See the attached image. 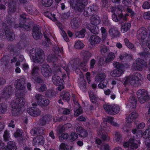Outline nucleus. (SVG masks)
Segmentation results:
<instances>
[{
  "label": "nucleus",
  "instance_id": "nucleus-43",
  "mask_svg": "<svg viewBox=\"0 0 150 150\" xmlns=\"http://www.w3.org/2000/svg\"><path fill=\"white\" fill-rule=\"evenodd\" d=\"M132 132L134 134V136H136L137 138L141 137L142 136V133L141 131L137 130L136 129H134L132 130Z\"/></svg>",
  "mask_w": 150,
  "mask_h": 150
},
{
  "label": "nucleus",
  "instance_id": "nucleus-44",
  "mask_svg": "<svg viewBox=\"0 0 150 150\" xmlns=\"http://www.w3.org/2000/svg\"><path fill=\"white\" fill-rule=\"evenodd\" d=\"M41 3L42 4L46 7H49L53 3L52 0H42Z\"/></svg>",
  "mask_w": 150,
  "mask_h": 150
},
{
  "label": "nucleus",
  "instance_id": "nucleus-22",
  "mask_svg": "<svg viewBox=\"0 0 150 150\" xmlns=\"http://www.w3.org/2000/svg\"><path fill=\"white\" fill-rule=\"evenodd\" d=\"M76 131L80 137L84 138L87 137L88 135L87 131L81 127H77Z\"/></svg>",
  "mask_w": 150,
  "mask_h": 150
},
{
  "label": "nucleus",
  "instance_id": "nucleus-25",
  "mask_svg": "<svg viewBox=\"0 0 150 150\" xmlns=\"http://www.w3.org/2000/svg\"><path fill=\"white\" fill-rule=\"evenodd\" d=\"M129 142L130 143V147L132 149H136L137 148L138 146L137 143L140 144L139 140L137 141L134 140L133 139H130Z\"/></svg>",
  "mask_w": 150,
  "mask_h": 150
},
{
  "label": "nucleus",
  "instance_id": "nucleus-56",
  "mask_svg": "<svg viewBox=\"0 0 150 150\" xmlns=\"http://www.w3.org/2000/svg\"><path fill=\"white\" fill-rule=\"evenodd\" d=\"M71 25L72 27L73 28L78 27L79 25L77 21H76L75 19H73L71 21Z\"/></svg>",
  "mask_w": 150,
  "mask_h": 150
},
{
  "label": "nucleus",
  "instance_id": "nucleus-52",
  "mask_svg": "<svg viewBox=\"0 0 150 150\" xmlns=\"http://www.w3.org/2000/svg\"><path fill=\"white\" fill-rule=\"evenodd\" d=\"M23 131L22 130L17 129L14 134V136L16 138H20L22 137Z\"/></svg>",
  "mask_w": 150,
  "mask_h": 150
},
{
  "label": "nucleus",
  "instance_id": "nucleus-12",
  "mask_svg": "<svg viewBox=\"0 0 150 150\" xmlns=\"http://www.w3.org/2000/svg\"><path fill=\"white\" fill-rule=\"evenodd\" d=\"M41 70L42 74L45 77H49L51 75V69L47 64H43L42 65Z\"/></svg>",
  "mask_w": 150,
  "mask_h": 150
},
{
  "label": "nucleus",
  "instance_id": "nucleus-36",
  "mask_svg": "<svg viewBox=\"0 0 150 150\" xmlns=\"http://www.w3.org/2000/svg\"><path fill=\"white\" fill-rule=\"evenodd\" d=\"M115 57V55L114 53L112 52H110L108 55L105 60V62L106 63H108L113 60Z\"/></svg>",
  "mask_w": 150,
  "mask_h": 150
},
{
  "label": "nucleus",
  "instance_id": "nucleus-64",
  "mask_svg": "<svg viewBox=\"0 0 150 150\" xmlns=\"http://www.w3.org/2000/svg\"><path fill=\"white\" fill-rule=\"evenodd\" d=\"M143 17L145 19L150 20V11L145 12L143 14Z\"/></svg>",
  "mask_w": 150,
  "mask_h": 150
},
{
  "label": "nucleus",
  "instance_id": "nucleus-14",
  "mask_svg": "<svg viewBox=\"0 0 150 150\" xmlns=\"http://www.w3.org/2000/svg\"><path fill=\"white\" fill-rule=\"evenodd\" d=\"M146 62L144 60L138 58L136 60V63L133 64V67L136 71H141L142 70V66H144Z\"/></svg>",
  "mask_w": 150,
  "mask_h": 150
},
{
  "label": "nucleus",
  "instance_id": "nucleus-8",
  "mask_svg": "<svg viewBox=\"0 0 150 150\" xmlns=\"http://www.w3.org/2000/svg\"><path fill=\"white\" fill-rule=\"evenodd\" d=\"M37 102L33 103L32 106H38L40 105L41 107L47 106L50 103L49 100L46 99L45 97L40 94H36L35 96Z\"/></svg>",
  "mask_w": 150,
  "mask_h": 150
},
{
  "label": "nucleus",
  "instance_id": "nucleus-37",
  "mask_svg": "<svg viewBox=\"0 0 150 150\" xmlns=\"http://www.w3.org/2000/svg\"><path fill=\"white\" fill-rule=\"evenodd\" d=\"M120 110V108L118 105H113V110L110 111L109 112L111 114V115H114L119 113Z\"/></svg>",
  "mask_w": 150,
  "mask_h": 150
},
{
  "label": "nucleus",
  "instance_id": "nucleus-29",
  "mask_svg": "<svg viewBox=\"0 0 150 150\" xmlns=\"http://www.w3.org/2000/svg\"><path fill=\"white\" fill-rule=\"evenodd\" d=\"M6 147L8 150H16L17 149L15 142L11 141L8 142Z\"/></svg>",
  "mask_w": 150,
  "mask_h": 150
},
{
  "label": "nucleus",
  "instance_id": "nucleus-18",
  "mask_svg": "<svg viewBox=\"0 0 150 150\" xmlns=\"http://www.w3.org/2000/svg\"><path fill=\"white\" fill-rule=\"evenodd\" d=\"M45 139L42 135H38L34 138L33 140V146L40 144L43 145L44 144Z\"/></svg>",
  "mask_w": 150,
  "mask_h": 150
},
{
  "label": "nucleus",
  "instance_id": "nucleus-55",
  "mask_svg": "<svg viewBox=\"0 0 150 150\" xmlns=\"http://www.w3.org/2000/svg\"><path fill=\"white\" fill-rule=\"evenodd\" d=\"M114 65L117 69H122L125 67L123 64L117 62L115 63Z\"/></svg>",
  "mask_w": 150,
  "mask_h": 150
},
{
  "label": "nucleus",
  "instance_id": "nucleus-13",
  "mask_svg": "<svg viewBox=\"0 0 150 150\" xmlns=\"http://www.w3.org/2000/svg\"><path fill=\"white\" fill-rule=\"evenodd\" d=\"M81 56L83 59L81 62V65L84 66L87 65L89 59L91 57V53L88 51L83 50L81 52Z\"/></svg>",
  "mask_w": 150,
  "mask_h": 150
},
{
  "label": "nucleus",
  "instance_id": "nucleus-20",
  "mask_svg": "<svg viewBox=\"0 0 150 150\" xmlns=\"http://www.w3.org/2000/svg\"><path fill=\"white\" fill-rule=\"evenodd\" d=\"M60 97L64 101H69L70 99L71 96L69 92L67 91H62L60 93Z\"/></svg>",
  "mask_w": 150,
  "mask_h": 150
},
{
  "label": "nucleus",
  "instance_id": "nucleus-2",
  "mask_svg": "<svg viewBox=\"0 0 150 150\" xmlns=\"http://www.w3.org/2000/svg\"><path fill=\"white\" fill-rule=\"evenodd\" d=\"M63 47H59L58 45H56L54 46L52 50L54 53L55 54H51V55H49L47 58L48 61L50 62H52L53 63V67L52 69L54 73H57L59 72H61L62 68L60 64L57 62L58 61V57L57 56L60 57L61 55H62L63 53Z\"/></svg>",
  "mask_w": 150,
  "mask_h": 150
},
{
  "label": "nucleus",
  "instance_id": "nucleus-11",
  "mask_svg": "<svg viewBox=\"0 0 150 150\" xmlns=\"http://www.w3.org/2000/svg\"><path fill=\"white\" fill-rule=\"evenodd\" d=\"M125 8L121 6H118L115 9V13L112 15V18L113 21L117 22L120 19L122 18L123 14L122 13H117L118 11H122L125 9Z\"/></svg>",
  "mask_w": 150,
  "mask_h": 150
},
{
  "label": "nucleus",
  "instance_id": "nucleus-17",
  "mask_svg": "<svg viewBox=\"0 0 150 150\" xmlns=\"http://www.w3.org/2000/svg\"><path fill=\"white\" fill-rule=\"evenodd\" d=\"M137 35L138 37H140V38L143 37L150 38V31L147 32L146 28L144 27H142L137 31Z\"/></svg>",
  "mask_w": 150,
  "mask_h": 150
},
{
  "label": "nucleus",
  "instance_id": "nucleus-59",
  "mask_svg": "<svg viewBox=\"0 0 150 150\" xmlns=\"http://www.w3.org/2000/svg\"><path fill=\"white\" fill-rule=\"evenodd\" d=\"M37 131V127H34L31 130L30 133L32 136H35L38 135Z\"/></svg>",
  "mask_w": 150,
  "mask_h": 150
},
{
  "label": "nucleus",
  "instance_id": "nucleus-60",
  "mask_svg": "<svg viewBox=\"0 0 150 150\" xmlns=\"http://www.w3.org/2000/svg\"><path fill=\"white\" fill-rule=\"evenodd\" d=\"M91 101L93 103H96L97 102V98L93 95H89Z\"/></svg>",
  "mask_w": 150,
  "mask_h": 150
},
{
  "label": "nucleus",
  "instance_id": "nucleus-50",
  "mask_svg": "<svg viewBox=\"0 0 150 150\" xmlns=\"http://www.w3.org/2000/svg\"><path fill=\"white\" fill-rule=\"evenodd\" d=\"M45 38L46 41H43L42 42V46L46 47H48L50 46V45H51L52 44L50 41V38Z\"/></svg>",
  "mask_w": 150,
  "mask_h": 150
},
{
  "label": "nucleus",
  "instance_id": "nucleus-61",
  "mask_svg": "<svg viewBox=\"0 0 150 150\" xmlns=\"http://www.w3.org/2000/svg\"><path fill=\"white\" fill-rule=\"evenodd\" d=\"M132 2V0H122V2L125 6L129 7L130 6Z\"/></svg>",
  "mask_w": 150,
  "mask_h": 150
},
{
  "label": "nucleus",
  "instance_id": "nucleus-45",
  "mask_svg": "<svg viewBox=\"0 0 150 150\" xmlns=\"http://www.w3.org/2000/svg\"><path fill=\"white\" fill-rule=\"evenodd\" d=\"M56 94V93L52 90H48L45 92V95L47 97L51 98L54 96Z\"/></svg>",
  "mask_w": 150,
  "mask_h": 150
},
{
  "label": "nucleus",
  "instance_id": "nucleus-4",
  "mask_svg": "<svg viewBox=\"0 0 150 150\" xmlns=\"http://www.w3.org/2000/svg\"><path fill=\"white\" fill-rule=\"evenodd\" d=\"M143 77L140 73H135L132 77H127L124 82V84L127 85L128 83L133 81V86H138L141 85L142 83Z\"/></svg>",
  "mask_w": 150,
  "mask_h": 150
},
{
  "label": "nucleus",
  "instance_id": "nucleus-27",
  "mask_svg": "<svg viewBox=\"0 0 150 150\" xmlns=\"http://www.w3.org/2000/svg\"><path fill=\"white\" fill-rule=\"evenodd\" d=\"M41 35V33L38 27L37 26H34L32 30L33 36V37H40Z\"/></svg>",
  "mask_w": 150,
  "mask_h": 150
},
{
  "label": "nucleus",
  "instance_id": "nucleus-63",
  "mask_svg": "<svg viewBox=\"0 0 150 150\" xmlns=\"http://www.w3.org/2000/svg\"><path fill=\"white\" fill-rule=\"evenodd\" d=\"M142 7L144 9H149L150 8V3L147 1L145 2L142 5Z\"/></svg>",
  "mask_w": 150,
  "mask_h": 150
},
{
  "label": "nucleus",
  "instance_id": "nucleus-38",
  "mask_svg": "<svg viewBox=\"0 0 150 150\" xmlns=\"http://www.w3.org/2000/svg\"><path fill=\"white\" fill-rule=\"evenodd\" d=\"M103 108L107 113L111 115V114L109 112L110 111L113 110V105H103Z\"/></svg>",
  "mask_w": 150,
  "mask_h": 150
},
{
  "label": "nucleus",
  "instance_id": "nucleus-35",
  "mask_svg": "<svg viewBox=\"0 0 150 150\" xmlns=\"http://www.w3.org/2000/svg\"><path fill=\"white\" fill-rule=\"evenodd\" d=\"M32 78L34 80L35 83L41 84L43 82V81L42 78L38 75L32 77Z\"/></svg>",
  "mask_w": 150,
  "mask_h": 150
},
{
  "label": "nucleus",
  "instance_id": "nucleus-23",
  "mask_svg": "<svg viewBox=\"0 0 150 150\" xmlns=\"http://www.w3.org/2000/svg\"><path fill=\"white\" fill-rule=\"evenodd\" d=\"M138 116V113L136 112H133L131 114H130L128 116L127 118L126 121L129 123H131Z\"/></svg>",
  "mask_w": 150,
  "mask_h": 150
},
{
  "label": "nucleus",
  "instance_id": "nucleus-6",
  "mask_svg": "<svg viewBox=\"0 0 150 150\" xmlns=\"http://www.w3.org/2000/svg\"><path fill=\"white\" fill-rule=\"evenodd\" d=\"M137 95L141 104H143L150 100V95L147 90L145 89H139L137 92Z\"/></svg>",
  "mask_w": 150,
  "mask_h": 150
},
{
  "label": "nucleus",
  "instance_id": "nucleus-34",
  "mask_svg": "<svg viewBox=\"0 0 150 150\" xmlns=\"http://www.w3.org/2000/svg\"><path fill=\"white\" fill-rule=\"evenodd\" d=\"M131 26V25L129 23L122 24L121 26V32L123 33L126 32L130 28Z\"/></svg>",
  "mask_w": 150,
  "mask_h": 150
},
{
  "label": "nucleus",
  "instance_id": "nucleus-28",
  "mask_svg": "<svg viewBox=\"0 0 150 150\" xmlns=\"http://www.w3.org/2000/svg\"><path fill=\"white\" fill-rule=\"evenodd\" d=\"M123 69L115 70L110 72V75L113 77H119L121 76L123 72Z\"/></svg>",
  "mask_w": 150,
  "mask_h": 150
},
{
  "label": "nucleus",
  "instance_id": "nucleus-39",
  "mask_svg": "<svg viewBox=\"0 0 150 150\" xmlns=\"http://www.w3.org/2000/svg\"><path fill=\"white\" fill-rule=\"evenodd\" d=\"M48 120L49 118L47 116H43L40 120V125L41 126H44Z\"/></svg>",
  "mask_w": 150,
  "mask_h": 150
},
{
  "label": "nucleus",
  "instance_id": "nucleus-10",
  "mask_svg": "<svg viewBox=\"0 0 150 150\" xmlns=\"http://www.w3.org/2000/svg\"><path fill=\"white\" fill-rule=\"evenodd\" d=\"M52 81L54 84L58 86V89L61 91L64 87V82L63 79L56 75H54L52 77Z\"/></svg>",
  "mask_w": 150,
  "mask_h": 150
},
{
  "label": "nucleus",
  "instance_id": "nucleus-54",
  "mask_svg": "<svg viewBox=\"0 0 150 150\" xmlns=\"http://www.w3.org/2000/svg\"><path fill=\"white\" fill-rule=\"evenodd\" d=\"M121 138L122 135L120 132H115L114 140H115L116 142H118L120 140Z\"/></svg>",
  "mask_w": 150,
  "mask_h": 150
},
{
  "label": "nucleus",
  "instance_id": "nucleus-51",
  "mask_svg": "<svg viewBox=\"0 0 150 150\" xmlns=\"http://www.w3.org/2000/svg\"><path fill=\"white\" fill-rule=\"evenodd\" d=\"M107 83L104 79L101 81L98 85V87L99 88L103 89L106 87Z\"/></svg>",
  "mask_w": 150,
  "mask_h": 150
},
{
  "label": "nucleus",
  "instance_id": "nucleus-47",
  "mask_svg": "<svg viewBox=\"0 0 150 150\" xmlns=\"http://www.w3.org/2000/svg\"><path fill=\"white\" fill-rule=\"evenodd\" d=\"M78 137V136L77 134L74 132H72L69 135V139L71 142H73L76 140Z\"/></svg>",
  "mask_w": 150,
  "mask_h": 150
},
{
  "label": "nucleus",
  "instance_id": "nucleus-24",
  "mask_svg": "<svg viewBox=\"0 0 150 150\" xmlns=\"http://www.w3.org/2000/svg\"><path fill=\"white\" fill-rule=\"evenodd\" d=\"M26 15L25 14H23L21 16V20L22 21H23V22H22V23H20V27L21 28H24L25 30L28 31L30 30L31 28L28 25H24L23 24H22V23H24L25 21V18H26Z\"/></svg>",
  "mask_w": 150,
  "mask_h": 150
},
{
  "label": "nucleus",
  "instance_id": "nucleus-9",
  "mask_svg": "<svg viewBox=\"0 0 150 150\" xmlns=\"http://www.w3.org/2000/svg\"><path fill=\"white\" fill-rule=\"evenodd\" d=\"M91 20L92 23V24L91 25H88L87 26V28L90 30L92 33L97 34L98 33L99 30L98 27L96 25L99 23V21L96 18H95V15L91 16Z\"/></svg>",
  "mask_w": 150,
  "mask_h": 150
},
{
  "label": "nucleus",
  "instance_id": "nucleus-40",
  "mask_svg": "<svg viewBox=\"0 0 150 150\" xmlns=\"http://www.w3.org/2000/svg\"><path fill=\"white\" fill-rule=\"evenodd\" d=\"M84 46V45L83 43L79 41L76 42L74 45L75 48L78 50L81 49Z\"/></svg>",
  "mask_w": 150,
  "mask_h": 150
},
{
  "label": "nucleus",
  "instance_id": "nucleus-30",
  "mask_svg": "<svg viewBox=\"0 0 150 150\" xmlns=\"http://www.w3.org/2000/svg\"><path fill=\"white\" fill-rule=\"evenodd\" d=\"M40 68L38 66L33 65L32 68L30 75L32 77L38 75Z\"/></svg>",
  "mask_w": 150,
  "mask_h": 150
},
{
  "label": "nucleus",
  "instance_id": "nucleus-31",
  "mask_svg": "<svg viewBox=\"0 0 150 150\" xmlns=\"http://www.w3.org/2000/svg\"><path fill=\"white\" fill-rule=\"evenodd\" d=\"M109 33L111 36L119 37L120 33L119 31L116 29L114 28H110L109 31Z\"/></svg>",
  "mask_w": 150,
  "mask_h": 150
},
{
  "label": "nucleus",
  "instance_id": "nucleus-41",
  "mask_svg": "<svg viewBox=\"0 0 150 150\" xmlns=\"http://www.w3.org/2000/svg\"><path fill=\"white\" fill-rule=\"evenodd\" d=\"M139 38L140 39V40H143L142 43H141L142 44V46H146L148 47L150 50V38H148V40H146L145 42H144V40H145V39L146 38Z\"/></svg>",
  "mask_w": 150,
  "mask_h": 150
},
{
  "label": "nucleus",
  "instance_id": "nucleus-7",
  "mask_svg": "<svg viewBox=\"0 0 150 150\" xmlns=\"http://www.w3.org/2000/svg\"><path fill=\"white\" fill-rule=\"evenodd\" d=\"M110 128L104 123H101L100 127L97 129V133L102 139L104 141L108 140L107 133L110 132Z\"/></svg>",
  "mask_w": 150,
  "mask_h": 150
},
{
  "label": "nucleus",
  "instance_id": "nucleus-32",
  "mask_svg": "<svg viewBox=\"0 0 150 150\" xmlns=\"http://www.w3.org/2000/svg\"><path fill=\"white\" fill-rule=\"evenodd\" d=\"M86 81L83 79L82 81H79L78 83L79 87L83 91H85L86 89Z\"/></svg>",
  "mask_w": 150,
  "mask_h": 150
},
{
  "label": "nucleus",
  "instance_id": "nucleus-48",
  "mask_svg": "<svg viewBox=\"0 0 150 150\" xmlns=\"http://www.w3.org/2000/svg\"><path fill=\"white\" fill-rule=\"evenodd\" d=\"M7 109L6 105L4 103H0V114H3Z\"/></svg>",
  "mask_w": 150,
  "mask_h": 150
},
{
  "label": "nucleus",
  "instance_id": "nucleus-26",
  "mask_svg": "<svg viewBox=\"0 0 150 150\" xmlns=\"http://www.w3.org/2000/svg\"><path fill=\"white\" fill-rule=\"evenodd\" d=\"M148 129H146L143 134V136L144 138H150V118L147 122Z\"/></svg>",
  "mask_w": 150,
  "mask_h": 150
},
{
  "label": "nucleus",
  "instance_id": "nucleus-46",
  "mask_svg": "<svg viewBox=\"0 0 150 150\" xmlns=\"http://www.w3.org/2000/svg\"><path fill=\"white\" fill-rule=\"evenodd\" d=\"M45 15L53 21H56V18L55 17V15L54 14H52L50 12H47L45 13Z\"/></svg>",
  "mask_w": 150,
  "mask_h": 150
},
{
  "label": "nucleus",
  "instance_id": "nucleus-57",
  "mask_svg": "<svg viewBox=\"0 0 150 150\" xmlns=\"http://www.w3.org/2000/svg\"><path fill=\"white\" fill-rule=\"evenodd\" d=\"M37 132L38 135H42L43 134L44 131V128L42 127H37Z\"/></svg>",
  "mask_w": 150,
  "mask_h": 150
},
{
  "label": "nucleus",
  "instance_id": "nucleus-49",
  "mask_svg": "<svg viewBox=\"0 0 150 150\" xmlns=\"http://www.w3.org/2000/svg\"><path fill=\"white\" fill-rule=\"evenodd\" d=\"M129 101L134 106L132 107V108H135L136 107V105L137 103V100L135 98L134 96H131L129 98Z\"/></svg>",
  "mask_w": 150,
  "mask_h": 150
},
{
  "label": "nucleus",
  "instance_id": "nucleus-16",
  "mask_svg": "<svg viewBox=\"0 0 150 150\" xmlns=\"http://www.w3.org/2000/svg\"><path fill=\"white\" fill-rule=\"evenodd\" d=\"M37 106H33L29 107L27 109V111L31 115L35 117L39 115L40 113V109L37 107Z\"/></svg>",
  "mask_w": 150,
  "mask_h": 150
},
{
  "label": "nucleus",
  "instance_id": "nucleus-5",
  "mask_svg": "<svg viewBox=\"0 0 150 150\" xmlns=\"http://www.w3.org/2000/svg\"><path fill=\"white\" fill-rule=\"evenodd\" d=\"M87 3V0H70V5L72 8L82 11Z\"/></svg>",
  "mask_w": 150,
  "mask_h": 150
},
{
  "label": "nucleus",
  "instance_id": "nucleus-53",
  "mask_svg": "<svg viewBox=\"0 0 150 150\" xmlns=\"http://www.w3.org/2000/svg\"><path fill=\"white\" fill-rule=\"evenodd\" d=\"M10 137L9 132L7 130H5L3 135V138L4 141L6 142L9 141Z\"/></svg>",
  "mask_w": 150,
  "mask_h": 150
},
{
  "label": "nucleus",
  "instance_id": "nucleus-15",
  "mask_svg": "<svg viewBox=\"0 0 150 150\" xmlns=\"http://www.w3.org/2000/svg\"><path fill=\"white\" fill-rule=\"evenodd\" d=\"M12 91V89L11 87H6L2 91L1 97L2 98L7 100V99L10 98Z\"/></svg>",
  "mask_w": 150,
  "mask_h": 150
},
{
  "label": "nucleus",
  "instance_id": "nucleus-1",
  "mask_svg": "<svg viewBox=\"0 0 150 150\" xmlns=\"http://www.w3.org/2000/svg\"><path fill=\"white\" fill-rule=\"evenodd\" d=\"M21 40L16 45L18 48L20 50L26 48H32L29 51L30 57L33 61L35 63H39L43 61V58L44 54L43 50L39 48H37L35 49L33 48L34 43H31L29 40H31L30 38H21Z\"/></svg>",
  "mask_w": 150,
  "mask_h": 150
},
{
  "label": "nucleus",
  "instance_id": "nucleus-58",
  "mask_svg": "<svg viewBox=\"0 0 150 150\" xmlns=\"http://www.w3.org/2000/svg\"><path fill=\"white\" fill-rule=\"evenodd\" d=\"M47 88L45 84H41L40 88L39 89V91L40 92H43L46 90Z\"/></svg>",
  "mask_w": 150,
  "mask_h": 150
},
{
  "label": "nucleus",
  "instance_id": "nucleus-21",
  "mask_svg": "<svg viewBox=\"0 0 150 150\" xmlns=\"http://www.w3.org/2000/svg\"><path fill=\"white\" fill-rule=\"evenodd\" d=\"M25 79L24 78L18 79L17 81L16 88L18 90H24L25 86Z\"/></svg>",
  "mask_w": 150,
  "mask_h": 150
},
{
  "label": "nucleus",
  "instance_id": "nucleus-19",
  "mask_svg": "<svg viewBox=\"0 0 150 150\" xmlns=\"http://www.w3.org/2000/svg\"><path fill=\"white\" fill-rule=\"evenodd\" d=\"M85 30L84 29H82L80 31L76 32L75 34H73L70 31H68L67 33L69 37H70L76 36L79 38H83L85 36Z\"/></svg>",
  "mask_w": 150,
  "mask_h": 150
},
{
  "label": "nucleus",
  "instance_id": "nucleus-62",
  "mask_svg": "<svg viewBox=\"0 0 150 150\" xmlns=\"http://www.w3.org/2000/svg\"><path fill=\"white\" fill-rule=\"evenodd\" d=\"M83 112V111L82 110L81 108L80 107L78 109H76V110L74 112V115H75L76 116H78L81 113H82Z\"/></svg>",
  "mask_w": 150,
  "mask_h": 150
},
{
  "label": "nucleus",
  "instance_id": "nucleus-42",
  "mask_svg": "<svg viewBox=\"0 0 150 150\" xmlns=\"http://www.w3.org/2000/svg\"><path fill=\"white\" fill-rule=\"evenodd\" d=\"M101 38H90L89 40L90 44L92 45H94L96 44H98L100 42Z\"/></svg>",
  "mask_w": 150,
  "mask_h": 150
},
{
  "label": "nucleus",
  "instance_id": "nucleus-33",
  "mask_svg": "<svg viewBox=\"0 0 150 150\" xmlns=\"http://www.w3.org/2000/svg\"><path fill=\"white\" fill-rule=\"evenodd\" d=\"M105 77V74L104 73H101L96 76L95 80L96 81L98 82L99 81L100 82L102 80H104Z\"/></svg>",
  "mask_w": 150,
  "mask_h": 150
},
{
  "label": "nucleus",
  "instance_id": "nucleus-3",
  "mask_svg": "<svg viewBox=\"0 0 150 150\" xmlns=\"http://www.w3.org/2000/svg\"><path fill=\"white\" fill-rule=\"evenodd\" d=\"M25 102V99L23 97H20L16 98L11 102V113L13 115L16 116L20 113L21 108L24 105Z\"/></svg>",
  "mask_w": 150,
  "mask_h": 150
}]
</instances>
